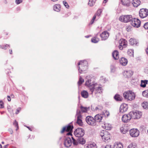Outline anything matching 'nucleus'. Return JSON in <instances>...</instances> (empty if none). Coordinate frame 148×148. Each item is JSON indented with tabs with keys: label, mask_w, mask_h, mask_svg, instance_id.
<instances>
[{
	"label": "nucleus",
	"mask_w": 148,
	"mask_h": 148,
	"mask_svg": "<svg viewBox=\"0 0 148 148\" xmlns=\"http://www.w3.org/2000/svg\"><path fill=\"white\" fill-rule=\"evenodd\" d=\"M131 24L133 27L138 28L140 26V21L138 19L134 18L132 19Z\"/></svg>",
	"instance_id": "nucleus-10"
},
{
	"label": "nucleus",
	"mask_w": 148,
	"mask_h": 148,
	"mask_svg": "<svg viewBox=\"0 0 148 148\" xmlns=\"http://www.w3.org/2000/svg\"><path fill=\"white\" fill-rule=\"evenodd\" d=\"M148 81L147 80H141V84L140 86L143 88H145L146 86V85L147 84Z\"/></svg>",
	"instance_id": "nucleus-27"
},
{
	"label": "nucleus",
	"mask_w": 148,
	"mask_h": 148,
	"mask_svg": "<svg viewBox=\"0 0 148 148\" xmlns=\"http://www.w3.org/2000/svg\"><path fill=\"white\" fill-rule=\"evenodd\" d=\"M96 15L95 14L93 16L92 19H95L96 18Z\"/></svg>",
	"instance_id": "nucleus-63"
},
{
	"label": "nucleus",
	"mask_w": 148,
	"mask_h": 148,
	"mask_svg": "<svg viewBox=\"0 0 148 148\" xmlns=\"http://www.w3.org/2000/svg\"><path fill=\"white\" fill-rule=\"evenodd\" d=\"M146 52L147 54L148 55V47L146 49Z\"/></svg>",
	"instance_id": "nucleus-61"
},
{
	"label": "nucleus",
	"mask_w": 148,
	"mask_h": 148,
	"mask_svg": "<svg viewBox=\"0 0 148 148\" xmlns=\"http://www.w3.org/2000/svg\"><path fill=\"white\" fill-rule=\"evenodd\" d=\"M104 115L105 116H108L109 115V113L108 112L106 111L104 114Z\"/></svg>",
	"instance_id": "nucleus-53"
},
{
	"label": "nucleus",
	"mask_w": 148,
	"mask_h": 148,
	"mask_svg": "<svg viewBox=\"0 0 148 148\" xmlns=\"http://www.w3.org/2000/svg\"><path fill=\"white\" fill-rule=\"evenodd\" d=\"M133 18L131 15H122L119 17V20L124 22H128L130 21H131Z\"/></svg>",
	"instance_id": "nucleus-5"
},
{
	"label": "nucleus",
	"mask_w": 148,
	"mask_h": 148,
	"mask_svg": "<svg viewBox=\"0 0 148 148\" xmlns=\"http://www.w3.org/2000/svg\"><path fill=\"white\" fill-rule=\"evenodd\" d=\"M125 98L128 100L132 101L134 99L135 97L134 93L131 91H127L123 93Z\"/></svg>",
	"instance_id": "nucleus-3"
},
{
	"label": "nucleus",
	"mask_w": 148,
	"mask_h": 148,
	"mask_svg": "<svg viewBox=\"0 0 148 148\" xmlns=\"http://www.w3.org/2000/svg\"><path fill=\"white\" fill-rule=\"evenodd\" d=\"M136 143H132L128 145L127 148H136Z\"/></svg>",
	"instance_id": "nucleus-38"
},
{
	"label": "nucleus",
	"mask_w": 148,
	"mask_h": 148,
	"mask_svg": "<svg viewBox=\"0 0 148 148\" xmlns=\"http://www.w3.org/2000/svg\"><path fill=\"white\" fill-rule=\"evenodd\" d=\"M22 2V0H16L15 2L17 4H18Z\"/></svg>",
	"instance_id": "nucleus-50"
},
{
	"label": "nucleus",
	"mask_w": 148,
	"mask_h": 148,
	"mask_svg": "<svg viewBox=\"0 0 148 148\" xmlns=\"http://www.w3.org/2000/svg\"><path fill=\"white\" fill-rule=\"evenodd\" d=\"M7 97H8V101H11V98H10V97L9 96H8Z\"/></svg>",
	"instance_id": "nucleus-58"
},
{
	"label": "nucleus",
	"mask_w": 148,
	"mask_h": 148,
	"mask_svg": "<svg viewBox=\"0 0 148 148\" xmlns=\"http://www.w3.org/2000/svg\"><path fill=\"white\" fill-rule=\"evenodd\" d=\"M78 142L79 144H80L82 145L84 144L85 143V141L83 138H79L78 139Z\"/></svg>",
	"instance_id": "nucleus-36"
},
{
	"label": "nucleus",
	"mask_w": 148,
	"mask_h": 148,
	"mask_svg": "<svg viewBox=\"0 0 148 148\" xmlns=\"http://www.w3.org/2000/svg\"><path fill=\"white\" fill-rule=\"evenodd\" d=\"M103 128L107 130H110L112 128L111 125L109 123H106L104 124V125L103 126Z\"/></svg>",
	"instance_id": "nucleus-28"
},
{
	"label": "nucleus",
	"mask_w": 148,
	"mask_h": 148,
	"mask_svg": "<svg viewBox=\"0 0 148 148\" xmlns=\"http://www.w3.org/2000/svg\"><path fill=\"white\" fill-rule=\"evenodd\" d=\"M81 95L82 97L86 98L88 97V93L86 90H83L81 92Z\"/></svg>",
	"instance_id": "nucleus-30"
},
{
	"label": "nucleus",
	"mask_w": 148,
	"mask_h": 148,
	"mask_svg": "<svg viewBox=\"0 0 148 148\" xmlns=\"http://www.w3.org/2000/svg\"><path fill=\"white\" fill-rule=\"evenodd\" d=\"M95 20V19H93L92 18L91 21V24H92L94 23Z\"/></svg>",
	"instance_id": "nucleus-60"
},
{
	"label": "nucleus",
	"mask_w": 148,
	"mask_h": 148,
	"mask_svg": "<svg viewBox=\"0 0 148 148\" xmlns=\"http://www.w3.org/2000/svg\"><path fill=\"white\" fill-rule=\"evenodd\" d=\"M81 112L80 110H77L76 116H77V123L79 126H82L83 125V123L81 120L82 115H81Z\"/></svg>",
	"instance_id": "nucleus-12"
},
{
	"label": "nucleus",
	"mask_w": 148,
	"mask_h": 148,
	"mask_svg": "<svg viewBox=\"0 0 148 148\" xmlns=\"http://www.w3.org/2000/svg\"><path fill=\"white\" fill-rule=\"evenodd\" d=\"M143 27L145 29H148V22L145 23Z\"/></svg>",
	"instance_id": "nucleus-49"
},
{
	"label": "nucleus",
	"mask_w": 148,
	"mask_h": 148,
	"mask_svg": "<svg viewBox=\"0 0 148 148\" xmlns=\"http://www.w3.org/2000/svg\"><path fill=\"white\" fill-rule=\"evenodd\" d=\"M114 148H123V146L121 143H116L114 145Z\"/></svg>",
	"instance_id": "nucleus-33"
},
{
	"label": "nucleus",
	"mask_w": 148,
	"mask_h": 148,
	"mask_svg": "<svg viewBox=\"0 0 148 148\" xmlns=\"http://www.w3.org/2000/svg\"><path fill=\"white\" fill-rule=\"evenodd\" d=\"M3 103L2 101H0V108H3Z\"/></svg>",
	"instance_id": "nucleus-51"
},
{
	"label": "nucleus",
	"mask_w": 148,
	"mask_h": 148,
	"mask_svg": "<svg viewBox=\"0 0 148 148\" xmlns=\"http://www.w3.org/2000/svg\"><path fill=\"white\" fill-rule=\"evenodd\" d=\"M9 45H8L6 44L5 46H4V49H6L7 47H9Z\"/></svg>",
	"instance_id": "nucleus-54"
},
{
	"label": "nucleus",
	"mask_w": 148,
	"mask_h": 148,
	"mask_svg": "<svg viewBox=\"0 0 148 148\" xmlns=\"http://www.w3.org/2000/svg\"><path fill=\"white\" fill-rule=\"evenodd\" d=\"M91 108L92 110L94 111H99L102 110L103 109V107L101 105H98L95 107V109H94L92 106H91Z\"/></svg>",
	"instance_id": "nucleus-29"
},
{
	"label": "nucleus",
	"mask_w": 148,
	"mask_h": 148,
	"mask_svg": "<svg viewBox=\"0 0 148 148\" xmlns=\"http://www.w3.org/2000/svg\"><path fill=\"white\" fill-rule=\"evenodd\" d=\"M95 20V19H93L92 18L91 21V24H92L94 23Z\"/></svg>",
	"instance_id": "nucleus-59"
},
{
	"label": "nucleus",
	"mask_w": 148,
	"mask_h": 148,
	"mask_svg": "<svg viewBox=\"0 0 148 148\" xmlns=\"http://www.w3.org/2000/svg\"><path fill=\"white\" fill-rule=\"evenodd\" d=\"M131 3L133 6L136 7L140 5V0H132L131 2Z\"/></svg>",
	"instance_id": "nucleus-23"
},
{
	"label": "nucleus",
	"mask_w": 148,
	"mask_h": 148,
	"mask_svg": "<svg viewBox=\"0 0 148 148\" xmlns=\"http://www.w3.org/2000/svg\"><path fill=\"white\" fill-rule=\"evenodd\" d=\"M112 56L115 60H117L119 58V52L117 50H115L113 52Z\"/></svg>",
	"instance_id": "nucleus-26"
},
{
	"label": "nucleus",
	"mask_w": 148,
	"mask_h": 148,
	"mask_svg": "<svg viewBox=\"0 0 148 148\" xmlns=\"http://www.w3.org/2000/svg\"><path fill=\"white\" fill-rule=\"evenodd\" d=\"M80 109L81 111L83 112H87L90 109V107H84L82 106L80 107Z\"/></svg>",
	"instance_id": "nucleus-31"
},
{
	"label": "nucleus",
	"mask_w": 148,
	"mask_h": 148,
	"mask_svg": "<svg viewBox=\"0 0 148 148\" xmlns=\"http://www.w3.org/2000/svg\"><path fill=\"white\" fill-rule=\"evenodd\" d=\"M114 99L118 101H121L122 100V97L119 95H116L114 97Z\"/></svg>",
	"instance_id": "nucleus-34"
},
{
	"label": "nucleus",
	"mask_w": 148,
	"mask_h": 148,
	"mask_svg": "<svg viewBox=\"0 0 148 148\" xmlns=\"http://www.w3.org/2000/svg\"><path fill=\"white\" fill-rule=\"evenodd\" d=\"M132 71L130 70L125 71L123 73L124 76L126 78H129L133 75Z\"/></svg>",
	"instance_id": "nucleus-19"
},
{
	"label": "nucleus",
	"mask_w": 148,
	"mask_h": 148,
	"mask_svg": "<svg viewBox=\"0 0 148 148\" xmlns=\"http://www.w3.org/2000/svg\"><path fill=\"white\" fill-rule=\"evenodd\" d=\"M63 3L64 5L65 6V7L67 8H69V6L67 2L65 1H63Z\"/></svg>",
	"instance_id": "nucleus-46"
},
{
	"label": "nucleus",
	"mask_w": 148,
	"mask_h": 148,
	"mask_svg": "<svg viewBox=\"0 0 148 148\" xmlns=\"http://www.w3.org/2000/svg\"><path fill=\"white\" fill-rule=\"evenodd\" d=\"M131 112L132 113V117L134 119L140 118L142 115V112L138 111H135Z\"/></svg>",
	"instance_id": "nucleus-14"
},
{
	"label": "nucleus",
	"mask_w": 148,
	"mask_h": 148,
	"mask_svg": "<svg viewBox=\"0 0 148 148\" xmlns=\"http://www.w3.org/2000/svg\"><path fill=\"white\" fill-rule=\"evenodd\" d=\"M60 5L59 4H56L53 6V9L55 11L57 12L60 11Z\"/></svg>",
	"instance_id": "nucleus-32"
},
{
	"label": "nucleus",
	"mask_w": 148,
	"mask_h": 148,
	"mask_svg": "<svg viewBox=\"0 0 148 148\" xmlns=\"http://www.w3.org/2000/svg\"><path fill=\"white\" fill-rule=\"evenodd\" d=\"M110 70L111 72H114L116 70V68L113 66H111Z\"/></svg>",
	"instance_id": "nucleus-45"
},
{
	"label": "nucleus",
	"mask_w": 148,
	"mask_h": 148,
	"mask_svg": "<svg viewBox=\"0 0 148 148\" xmlns=\"http://www.w3.org/2000/svg\"><path fill=\"white\" fill-rule=\"evenodd\" d=\"M127 54L130 56L133 57L134 56V51L132 49H129L127 51Z\"/></svg>",
	"instance_id": "nucleus-37"
},
{
	"label": "nucleus",
	"mask_w": 148,
	"mask_h": 148,
	"mask_svg": "<svg viewBox=\"0 0 148 148\" xmlns=\"http://www.w3.org/2000/svg\"><path fill=\"white\" fill-rule=\"evenodd\" d=\"M13 124L15 127H16V130L17 131L19 129L18 125L17 122L16 120H14V122L13 123Z\"/></svg>",
	"instance_id": "nucleus-43"
},
{
	"label": "nucleus",
	"mask_w": 148,
	"mask_h": 148,
	"mask_svg": "<svg viewBox=\"0 0 148 148\" xmlns=\"http://www.w3.org/2000/svg\"><path fill=\"white\" fill-rule=\"evenodd\" d=\"M90 76L86 78L85 85L88 86L92 93L93 92L95 94L101 93L102 92V88L97 83H95Z\"/></svg>",
	"instance_id": "nucleus-1"
},
{
	"label": "nucleus",
	"mask_w": 148,
	"mask_h": 148,
	"mask_svg": "<svg viewBox=\"0 0 148 148\" xmlns=\"http://www.w3.org/2000/svg\"><path fill=\"white\" fill-rule=\"evenodd\" d=\"M109 35V33L107 31H105L100 34V36L102 40H105L108 38Z\"/></svg>",
	"instance_id": "nucleus-16"
},
{
	"label": "nucleus",
	"mask_w": 148,
	"mask_h": 148,
	"mask_svg": "<svg viewBox=\"0 0 148 148\" xmlns=\"http://www.w3.org/2000/svg\"><path fill=\"white\" fill-rule=\"evenodd\" d=\"M119 62L121 64L124 66L126 65L128 62L127 59L123 57L121 58Z\"/></svg>",
	"instance_id": "nucleus-22"
},
{
	"label": "nucleus",
	"mask_w": 148,
	"mask_h": 148,
	"mask_svg": "<svg viewBox=\"0 0 148 148\" xmlns=\"http://www.w3.org/2000/svg\"><path fill=\"white\" fill-rule=\"evenodd\" d=\"M103 116V115L102 114H98L96 115L94 117L96 123L101 122Z\"/></svg>",
	"instance_id": "nucleus-18"
},
{
	"label": "nucleus",
	"mask_w": 148,
	"mask_h": 148,
	"mask_svg": "<svg viewBox=\"0 0 148 148\" xmlns=\"http://www.w3.org/2000/svg\"><path fill=\"white\" fill-rule=\"evenodd\" d=\"M84 130L81 128H77L74 132V134L76 137H82L84 135Z\"/></svg>",
	"instance_id": "nucleus-7"
},
{
	"label": "nucleus",
	"mask_w": 148,
	"mask_h": 148,
	"mask_svg": "<svg viewBox=\"0 0 148 148\" xmlns=\"http://www.w3.org/2000/svg\"><path fill=\"white\" fill-rule=\"evenodd\" d=\"M142 94L144 97H148V89L143 91Z\"/></svg>",
	"instance_id": "nucleus-40"
},
{
	"label": "nucleus",
	"mask_w": 148,
	"mask_h": 148,
	"mask_svg": "<svg viewBox=\"0 0 148 148\" xmlns=\"http://www.w3.org/2000/svg\"><path fill=\"white\" fill-rule=\"evenodd\" d=\"M119 49L120 50H122L123 49V48H124V47H123V46L121 45H119Z\"/></svg>",
	"instance_id": "nucleus-56"
},
{
	"label": "nucleus",
	"mask_w": 148,
	"mask_h": 148,
	"mask_svg": "<svg viewBox=\"0 0 148 148\" xmlns=\"http://www.w3.org/2000/svg\"><path fill=\"white\" fill-rule=\"evenodd\" d=\"M8 145H5L4 147L3 148H7L8 147Z\"/></svg>",
	"instance_id": "nucleus-64"
},
{
	"label": "nucleus",
	"mask_w": 148,
	"mask_h": 148,
	"mask_svg": "<svg viewBox=\"0 0 148 148\" xmlns=\"http://www.w3.org/2000/svg\"><path fill=\"white\" fill-rule=\"evenodd\" d=\"M88 62L86 60H81L78 63V70L80 73H85L88 69Z\"/></svg>",
	"instance_id": "nucleus-2"
},
{
	"label": "nucleus",
	"mask_w": 148,
	"mask_h": 148,
	"mask_svg": "<svg viewBox=\"0 0 148 148\" xmlns=\"http://www.w3.org/2000/svg\"><path fill=\"white\" fill-rule=\"evenodd\" d=\"M21 109V108H18L16 110V114H18L19 112V111Z\"/></svg>",
	"instance_id": "nucleus-52"
},
{
	"label": "nucleus",
	"mask_w": 148,
	"mask_h": 148,
	"mask_svg": "<svg viewBox=\"0 0 148 148\" xmlns=\"http://www.w3.org/2000/svg\"><path fill=\"white\" fill-rule=\"evenodd\" d=\"M132 29V28L131 26H128L126 28V30L127 32H130Z\"/></svg>",
	"instance_id": "nucleus-47"
},
{
	"label": "nucleus",
	"mask_w": 148,
	"mask_h": 148,
	"mask_svg": "<svg viewBox=\"0 0 148 148\" xmlns=\"http://www.w3.org/2000/svg\"><path fill=\"white\" fill-rule=\"evenodd\" d=\"M120 131L123 134L126 133L127 132V130L125 129L123 127H121L120 128Z\"/></svg>",
	"instance_id": "nucleus-44"
},
{
	"label": "nucleus",
	"mask_w": 148,
	"mask_h": 148,
	"mask_svg": "<svg viewBox=\"0 0 148 148\" xmlns=\"http://www.w3.org/2000/svg\"><path fill=\"white\" fill-rule=\"evenodd\" d=\"M84 82V80L81 77V76H80L78 83V85L79 86L81 85Z\"/></svg>",
	"instance_id": "nucleus-42"
},
{
	"label": "nucleus",
	"mask_w": 148,
	"mask_h": 148,
	"mask_svg": "<svg viewBox=\"0 0 148 148\" xmlns=\"http://www.w3.org/2000/svg\"><path fill=\"white\" fill-rule=\"evenodd\" d=\"M122 4L124 6L128 7L131 5V2L130 0H121Z\"/></svg>",
	"instance_id": "nucleus-20"
},
{
	"label": "nucleus",
	"mask_w": 148,
	"mask_h": 148,
	"mask_svg": "<svg viewBox=\"0 0 148 148\" xmlns=\"http://www.w3.org/2000/svg\"><path fill=\"white\" fill-rule=\"evenodd\" d=\"M73 126V125H69L66 126H65L63 128L62 130L61 131V133H63L65 131L66 132H71L72 131Z\"/></svg>",
	"instance_id": "nucleus-17"
},
{
	"label": "nucleus",
	"mask_w": 148,
	"mask_h": 148,
	"mask_svg": "<svg viewBox=\"0 0 148 148\" xmlns=\"http://www.w3.org/2000/svg\"><path fill=\"white\" fill-rule=\"evenodd\" d=\"M71 138L73 140V143L74 145L76 146L79 144L78 142L76 141L73 137L71 136Z\"/></svg>",
	"instance_id": "nucleus-41"
},
{
	"label": "nucleus",
	"mask_w": 148,
	"mask_h": 148,
	"mask_svg": "<svg viewBox=\"0 0 148 148\" xmlns=\"http://www.w3.org/2000/svg\"><path fill=\"white\" fill-rule=\"evenodd\" d=\"M142 106L143 108L146 109H148V103L147 102H144L142 104Z\"/></svg>",
	"instance_id": "nucleus-35"
},
{
	"label": "nucleus",
	"mask_w": 148,
	"mask_h": 148,
	"mask_svg": "<svg viewBox=\"0 0 148 148\" xmlns=\"http://www.w3.org/2000/svg\"><path fill=\"white\" fill-rule=\"evenodd\" d=\"M85 148H97L96 144L94 143H89L85 145Z\"/></svg>",
	"instance_id": "nucleus-24"
},
{
	"label": "nucleus",
	"mask_w": 148,
	"mask_h": 148,
	"mask_svg": "<svg viewBox=\"0 0 148 148\" xmlns=\"http://www.w3.org/2000/svg\"><path fill=\"white\" fill-rule=\"evenodd\" d=\"M105 148H112L111 146L110 145H107L105 147Z\"/></svg>",
	"instance_id": "nucleus-55"
},
{
	"label": "nucleus",
	"mask_w": 148,
	"mask_h": 148,
	"mask_svg": "<svg viewBox=\"0 0 148 148\" xmlns=\"http://www.w3.org/2000/svg\"><path fill=\"white\" fill-rule=\"evenodd\" d=\"M108 1V0H104L103 1V3H105L107 2Z\"/></svg>",
	"instance_id": "nucleus-62"
},
{
	"label": "nucleus",
	"mask_w": 148,
	"mask_h": 148,
	"mask_svg": "<svg viewBox=\"0 0 148 148\" xmlns=\"http://www.w3.org/2000/svg\"><path fill=\"white\" fill-rule=\"evenodd\" d=\"M130 134L132 137H136L139 136V131L137 129L133 128L130 130Z\"/></svg>",
	"instance_id": "nucleus-11"
},
{
	"label": "nucleus",
	"mask_w": 148,
	"mask_h": 148,
	"mask_svg": "<svg viewBox=\"0 0 148 148\" xmlns=\"http://www.w3.org/2000/svg\"><path fill=\"white\" fill-rule=\"evenodd\" d=\"M128 109L127 105L125 103H123L120 106L119 110L120 112L123 113L126 112Z\"/></svg>",
	"instance_id": "nucleus-15"
},
{
	"label": "nucleus",
	"mask_w": 148,
	"mask_h": 148,
	"mask_svg": "<svg viewBox=\"0 0 148 148\" xmlns=\"http://www.w3.org/2000/svg\"><path fill=\"white\" fill-rule=\"evenodd\" d=\"M72 142L71 138L67 137L64 140V145L66 147H70L72 144Z\"/></svg>",
	"instance_id": "nucleus-13"
},
{
	"label": "nucleus",
	"mask_w": 148,
	"mask_h": 148,
	"mask_svg": "<svg viewBox=\"0 0 148 148\" xmlns=\"http://www.w3.org/2000/svg\"><path fill=\"white\" fill-rule=\"evenodd\" d=\"M99 40V39L97 37H94L91 39L92 42L94 43H97Z\"/></svg>",
	"instance_id": "nucleus-39"
},
{
	"label": "nucleus",
	"mask_w": 148,
	"mask_h": 148,
	"mask_svg": "<svg viewBox=\"0 0 148 148\" xmlns=\"http://www.w3.org/2000/svg\"><path fill=\"white\" fill-rule=\"evenodd\" d=\"M119 43V45H121L123 46L124 48L126 47L127 46V41L125 40L124 39L122 38L120 39Z\"/></svg>",
	"instance_id": "nucleus-21"
},
{
	"label": "nucleus",
	"mask_w": 148,
	"mask_h": 148,
	"mask_svg": "<svg viewBox=\"0 0 148 148\" xmlns=\"http://www.w3.org/2000/svg\"><path fill=\"white\" fill-rule=\"evenodd\" d=\"M145 73L148 74V68H147L145 69Z\"/></svg>",
	"instance_id": "nucleus-57"
},
{
	"label": "nucleus",
	"mask_w": 148,
	"mask_h": 148,
	"mask_svg": "<svg viewBox=\"0 0 148 148\" xmlns=\"http://www.w3.org/2000/svg\"><path fill=\"white\" fill-rule=\"evenodd\" d=\"M86 120L88 124L91 126H95L97 124V123L94 118L91 116H87L86 118Z\"/></svg>",
	"instance_id": "nucleus-6"
},
{
	"label": "nucleus",
	"mask_w": 148,
	"mask_h": 148,
	"mask_svg": "<svg viewBox=\"0 0 148 148\" xmlns=\"http://www.w3.org/2000/svg\"><path fill=\"white\" fill-rule=\"evenodd\" d=\"M132 118V113L130 112L128 114L123 115L122 118V121L125 123L129 121Z\"/></svg>",
	"instance_id": "nucleus-8"
},
{
	"label": "nucleus",
	"mask_w": 148,
	"mask_h": 148,
	"mask_svg": "<svg viewBox=\"0 0 148 148\" xmlns=\"http://www.w3.org/2000/svg\"><path fill=\"white\" fill-rule=\"evenodd\" d=\"M100 135L102 139L104 141L107 140L110 138V135L108 132L106 130H102L100 133Z\"/></svg>",
	"instance_id": "nucleus-4"
},
{
	"label": "nucleus",
	"mask_w": 148,
	"mask_h": 148,
	"mask_svg": "<svg viewBox=\"0 0 148 148\" xmlns=\"http://www.w3.org/2000/svg\"><path fill=\"white\" fill-rule=\"evenodd\" d=\"M102 12L101 9H99L97 12V15L99 16Z\"/></svg>",
	"instance_id": "nucleus-48"
},
{
	"label": "nucleus",
	"mask_w": 148,
	"mask_h": 148,
	"mask_svg": "<svg viewBox=\"0 0 148 148\" xmlns=\"http://www.w3.org/2000/svg\"><path fill=\"white\" fill-rule=\"evenodd\" d=\"M140 16L142 18L147 17L148 15V10L145 8L141 9L139 12Z\"/></svg>",
	"instance_id": "nucleus-9"
},
{
	"label": "nucleus",
	"mask_w": 148,
	"mask_h": 148,
	"mask_svg": "<svg viewBox=\"0 0 148 148\" xmlns=\"http://www.w3.org/2000/svg\"><path fill=\"white\" fill-rule=\"evenodd\" d=\"M129 42L130 44L132 45H137L138 44L137 41L133 38H131Z\"/></svg>",
	"instance_id": "nucleus-25"
}]
</instances>
